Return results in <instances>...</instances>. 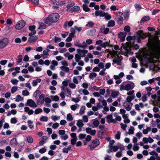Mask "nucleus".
Masks as SVG:
<instances>
[{
    "instance_id": "nucleus-1",
    "label": "nucleus",
    "mask_w": 160,
    "mask_h": 160,
    "mask_svg": "<svg viewBox=\"0 0 160 160\" xmlns=\"http://www.w3.org/2000/svg\"><path fill=\"white\" fill-rule=\"evenodd\" d=\"M59 18V15L57 13L50 14L44 20V22L48 24L49 22H57Z\"/></svg>"
},
{
    "instance_id": "nucleus-2",
    "label": "nucleus",
    "mask_w": 160,
    "mask_h": 160,
    "mask_svg": "<svg viewBox=\"0 0 160 160\" xmlns=\"http://www.w3.org/2000/svg\"><path fill=\"white\" fill-rule=\"evenodd\" d=\"M135 38L138 39V42H141L140 39H143L147 37V35L146 33H144L141 31H139L138 32L135 36H134Z\"/></svg>"
},
{
    "instance_id": "nucleus-3",
    "label": "nucleus",
    "mask_w": 160,
    "mask_h": 160,
    "mask_svg": "<svg viewBox=\"0 0 160 160\" xmlns=\"http://www.w3.org/2000/svg\"><path fill=\"white\" fill-rule=\"evenodd\" d=\"M118 149L123 150L124 149V148L123 146H122L120 147L118 146H112L111 147H109V148L107 150V152L108 153H109L112 152H116Z\"/></svg>"
},
{
    "instance_id": "nucleus-4",
    "label": "nucleus",
    "mask_w": 160,
    "mask_h": 160,
    "mask_svg": "<svg viewBox=\"0 0 160 160\" xmlns=\"http://www.w3.org/2000/svg\"><path fill=\"white\" fill-rule=\"evenodd\" d=\"M152 52L154 54V57L156 59H157L160 55V44L158 45L157 47L153 49Z\"/></svg>"
},
{
    "instance_id": "nucleus-5",
    "label": "nucleus",
    "mask_w": 160,
    "mask_h": 160,
    "mask_svg": "<svg viewBox=\"0 0 160 160\" xmlns=\"http://www.w3.org/2000/svg\"><path fill=\"white\" fill-rule=\"evenodd\" d=\"M74 44L75 46L81 48L83 49L86 48L88 46V45L85 42H83L82 44H81L79 41L77 40L74 42Z\"/></svg>"
},
{
    "instance_id": "nucleus-6",
    "label": "nucleus",
    "mask_w": 160,
    "mask_h": 160,
    "mask_svg": "<svg viewBox=\"0 0 160 160\" xmlns=\"http://www.w3.org/2000/svg\"><path fill=\"white\" fill-rule=\"evenodd\" d=\"M100 143L99 140L98 139H96L93 141L91 144L90 146V148L91 150H92L95 148L97 147Z\"/></svg>"
},
{
    "instance_id": "nucleus-7",
    "label": "nucleus",
    "mask_w": 160,
    "mask_h": 160,
    "mask_svg": "<svg viewBox=\"0 0 160 160\" xmlns=\"http://www.w3.org/2000/svg\"><path fill=\"white\" fill-rule=\"evenodd\" d=\"M25 25V22L24 21L21 20L19 21L16 25V28L17 30H20L22 29Z\"/></svg>"
},
{
    "instance_id": "nucleus-8",
    "label": "nucleus",
    "mask_w": 160,
    "mask_h": 160,
    "mask_svg": "<svg viewBox=\"0 0 160 160\" xmlns=\"http://www.w3.org/2000/svg\"><path fill=\"white\" fill-rule=\"evenodd\" d=\"M132 104V103L128 102H124L122 104L124 108L127 111H130L131 109V107Z\"/></svg>"
},
{
    "instance_id": "nucleus-9",
    "label": "nucleus",
    "mask_w": 160,
    "mask_h": 160,
    "mask_svg": "<svg viewBox=\"0 0 160 160\" xmlns=\"http://www.w3.org/2000/svg\"><path fill=\"white\" fill-rule=\"evenodd\" d=\"M77 53L79 55H81L82 57H84L85 56V54L88 52V51L87 50L85 49H81L80 48H78L77 49Z\"/></svg>"
},
{
    "instance_id": "nucleus-10",
    "label": "nucleus",
    "mask_w": 160,
    "mask_h": 160,
    "mask_svg": "<svg viewBox=\"0 0 160 160\" xmlns=\"http://www.w3.org/2000/svg\"><path fill=\"white\" fill-rule=\"evenodd\" d=\"M8 42V40L7 38L3 39L0 41V48L2 49L5 47Z\"/></svg>"
},
{
    "instance_id": "nucleus-11",
    "label": "nucleus",
    "mask_w": 160,
    "mask_h": 160,
    "mask_svg": "<svg viewBox=\"0 0 160 160\" xmlns=\"http://www.w3.org/2000/svg\"><path fill=\"white\" fill-rule=\"evenodd\" d=\"M70 136L72 138L71 140V143L72 145H74L76 144L77 140L76 134L75 133H72L71 134Z\"/></svg>"
},
{
    "instance_id": "nucleus-12",
    "label": "nucleus",
    "mask_w": 160,
    "mask_h": 160,
    "mask_svg": "<svg viewBox=\"0 0 160 160\" xmlns=\"http://www.w3.org/2000/svg\"><path fill=\"white\" fill-rule=\"evenodd\" d=\"M48 139V137L46 136H43L40 139L39 142V145L40 146H42L44 144L47 142Z\"/></svg>"
},
{
    "instance_id": "nucleus-13",
    "label": "nucleus",
    "mask_w": 160,
    "mask_h": 160,
    "mask_svg": "<svg viewBox=\"0 0 160 160\" xmlns=\"http://www.w3.org/2000/svg\"><path fill=\"white\" fill-rule=\"evenodd\" d=\"M27 103L28 105L30 107L34 108L37 107V105L35 102L31 99L27 100Z\"/></svg>"
},
{
    "instance_id": "nucleus-14",
    "label": "nucleus",
    "mask_w": 160,
    "mask_h": 160,
    "mask_svg": "<svg viewBox=\"0 0 160 160\" xmlns=\"http://www.w3.org/2000/svg\"><path fill=\"white\" fill-rule=\"evenodd\" d=\"M86 130L87 133L92 136L94 135L96 132V131L95 130H92L90 128H86Z\"/></svg>"
},
{
    "instance_id": "nucleus-15",
    "label": "nucleus",
    "mask_w": 160,
    "mask_h": 160,
    "mask_svg": "<svg viewBox=\"0 0 160 160\" xmlns=\"http://www.w3.org/2000/svg\"><path fill=\"white\" fill-rule=\"evenodd\" d=\"M82 77L81 76H78L74 77L72 79V81L74 83L78 84L81 81Z\"/></svg>"
},
{
    "instance_id": "nucleus-16",
    "label": "nucleus",
    "mask_w": 160,
    "mask_h": 160,
    "mask_svg": "<svg viewBox=\"0 0 160 160\" xmlns=\"http://www.w3.org/2000/svg\"><path fill=\"white\" fill-rule=\"evenodd\" d=\"M134 87V83L132 82L128 84L125 85V90L128 91L132 89Z\"/></svg>"
},
{
    "instance_id": "nucleus-17",
    "label": "nucleus",
    "mask_w": 160,
    "mask_h": 160,
    "mask_svg": "<svg viewBox=\"0 0 160 160\" xmlns=\"http://www.w3.org/2000/svg\"><path fill=\"white\" fill-rule=\"evenodd\" d=\"M142 140L145 143H147L148 142L151 143L154 141L153 140L151 137H149L148 138L144 137L143 138Z\"/></svg>"
},
{
    "instance_id": "nucleus-18",
    "label": "nucleus",
    "mask_w": 160,
    "mask_h": 160,
    "mask_svg": "<svg viewBox=\"0 0 160 160\" xmlns=\"http://www.w3.org/2000/svg\"><path fill=\"white\" fill-rule=\"evenodd\" d=\"M115 58L113 60V62L117 64L118 65L121 64V61L122 60V58L119 57L118 56L117 57H115Z\"/></svg>"
},
{
    "instance_id": "nucleus-19",
    "label": "nucleus",
    "mask_w": 160,
    "mask_h": 160,
    "mask_svg": "<svg viewBox=\"0 0 160 160\" xmlns=\"http://www.w3.org/2000/svg\"><path fill=\"white\" fill-rule=\"evenodd\" d=\"M105 14V12H104L101 10L96 11L95 12V15L97 17L99 16L101 17H103Z\"/></svg>"
},
{
    "instance_id": "nucleus-20",
    "label": "nucleus",
    "mask_w": 160,
    "mask_h": 160,
    "mask_svg": "<svg viewBox=\"0 0 160 160\" xmlns=\"http://www.w3.org/2000/svg\"><path fill=\"white\" fill-rule=\"evenodd\" d=\"M24 112L29 115L32 114L34 113L32 109H30L28 107H24Z\"/></svg>"
},
{
    "instance_id": "nucleus-21",
    "label": "nucleus",
    "mask_w": 160,
    "mask_h": 160,
    "mask_svg": "<svg viewBox=\"0 0 160 160\" xmlns=\"http://www.w3.org/2000/svg\"><path fill=\"white\" fill-rule=\"evenodd\" d=\"M123 48L126 50L127 51V53L125 55L127 56V54H130V48L129 47V45L127 44H123L122 46Z\"/></svg>"
},
{
    "instance_id": "nucleus-22",
    "label": "nucleus",
    "mask_w": 160,
    "mask_h": 160,
    "mask_svg": "<svg viewBox=\"0 0 160 160\" xmlns=\"http://www.w3.org/2000/svg\"><path fill=\"white\" fill-rule=\"evenodd\" d=\"M116 20L117 21L118 24L121 25L122 24L123 21V18L122 17H116Z\"/></svg>"
},
{
    "instance_id": "nucleus-23",
    "label": "nucleus",
    "mask_w": 160,
    "mask_h": 160,
    "mask_svg": "<svg viewBox=\"0 0 160 160\" xmlns=\"http://www.w3.org/2000/svg\"><path fill=\"white\" fill-rule=\"evenodd\" d=\"M38 39V37L36 36H31L28 38V42L32 43Z\"/></svg>"
},
{
    "instance_id": "nucleus-24",
    "label": "nucleus",
    "mask_w": 160,
    "mask_h": 160,
    "mask_svg": "<svg viewBox=\"0 0 160 160\" xmlns=\"http://www.w3.org/2000/svg\"><path fill=\"white\" fill-rule=\"evenodd\" d=\"M41 81V79L38 78L33 81L32 82V84L33 86L35 87L36 86L38 83H40Z\"/></svg>"
},
{
    "instance_id": "nucleus-25",
    "label": "nucleus",
    "mask_w": 160,
    "mask_h": 160,
    "mask_svg": "<svg viewBox=\"0 0 160 160\" xmlns=\"http://www.w3.org/2000/svg\"><path fill=\"white\" fill-rule=\"evenodd\" d=\"M101 30H104L103 32L102 31H101V32H103V33L105 34H107L109 31V28H105L104 25H103L102 26Z\"/></svg>"
},
{
    "instance_id": "nucleus-26",
    "label": "nucleus",
    "mask_w": 160,
    "mask_h": 160,
    "mask_svg": "<svg viewBox=\"0 0 160 160\" xmlns=\"http://www.w3.org/2000/svg\"><path fill=\"white\" fill-rule=\"evenodd\" d=\"M73 23L74 22L73 21H66L64 24V26L65 28L67 27L68 26L69 27H71Z\"/></svg>"
},
{
    "instance_id": "nucleus-27",
    "label": "nucleus",
    "mask_w": 160,
    "mask_h": 160,
    "mask_svg": "<svg viewBox=\"0 0 160 160\" xmlns=\"http://www.w3.org/2000/svg\"><path fill=\"white\" fill-rule=\"evenodd\" d=\"M150 17L148 16H144L141 20L140 23H142L144 22L148 21L150 20Z\"/></svg>"
},
{
    "instance_id": "nucleus-28",
    "label": "nucleus",
    "mask_w": 160,
    "mask_h": 160,
    "mask_svg": "<svg viewBox=\"0 0 160 160\" xmlns=\"http://www.w3.org/2000/svg\"><path fill=\"white\" fill-rule=\"evenodd\" d=\"M126 32H120L118 34L119 38H121L122 40L124 39L125 38L126 36Z\"/></svg>"
},
{
    "instance_id": "nucleus-29",
    "label": "nucleus",
    "mask_w": 160,
    "mask_h": 160,
    "mask_svg": "<svg viewBox=\"0 0 160 160\" xmlns=\"http://www.w3.org/2000/svg\"><path fill=\"white\" fill-rule=\"evenodd\" d=\"M68 67V66H61L60 67V68L62 70L65 71L66 72L68 73L69 72L70 69Z\"/></svg>"
},
{
    "instance_id": "nucleus-30",
    "label": "nucleus",
    "mask_w": 160,
    "mask_h": 160,
    "mask_svg": "<svg viewBox=\"0 0 160 160\" xmlns=\"http://www.w3.org/2000/svg\"><path fill=\"white\" fill-rule=\"evenodd\" d=\"M115 21L114 20H111L108 22L107 26L108 27H112L115 25Z\"/></svg>"
},
{
    "instance_id": "nucleus-31",
    "label": "nucleus",
    "mask_w": 160,
    "mask_h": 160,
    "mask_svg": "<svg viewBox=\"0 0 160 160\" xmlns=\"http://www.w3.org/2000/svg\"><path fill=\"white\" fill-rule=\"evenodd\" d=\"M68 80H65L62 82V86L61 87V89L62 90H64L66 88L65 87H67L68 85V82L67 81Z\"/></svg>"
},
{
    "instance_id": "nucleus-32",
    "label": "nucleus",
    "mask_w": 160,
    "mask_h": 160,
    "mask_svg": "<svg viewBox=\"0 0 160 160\" xmlns=\"http://www.w3.org/2000/svg\"><path fill=\"white\" fill-rule=\"evenodd\" d=\"M77 125L79 128L82 127L84 125L82 120L81 119L78 120L77 123Z\"/></svg>"
},
{
    "instance_id": "nucleus-33",
    "label": "nucleus",
    "mask_w": 160,
    "mask_h": 160,
    "mask_svg": "<svg viewBox=\"0 0 160 160\" xmlns=\"http://www.w3.org/2000/svg\"><path fill=\"white\" fill-rule=\"evenodd\" d=\"M10 144L12 145L15 146L17 144V142L16 138L12 139L10 142Z\"/></svg>"
},
{
    "instance_id": "nucleus-34",
    "label": "nucleus",
    "mask_w": 160,
    "mask_h": 160,
    "mask_svg": "<svg viewBox=\"0 0 160 160\" xmlns=\"http://www.w3.org/2000/svg\"><path fill=\"white\" fill-rule=\"evenodd\" d=\"M86 108L84 106H82L80 110L79 113L80 115H82L84 113V111L85 110Z\"/></svg>"
},
{
    "instance_id": "nucleus-35",
    "label": "nucleus",
    "mask_w": 160,
    "mask_h": 160,
    "mask_svg": "<svg viewBox=\"0 0 160 160\" xmlns=\"http://www.w3.org/2000/svg\"><path fill=\"white\" fill-rule=\"evenodd\" d=\"M80 8L78 6H75L73 8H72L70 10L71 12H73L75 11H78L80 10Z\"/></svg>"
},
{
    "instance_id": "nucleus-36",
    "label": "nucleus",
    "mask_w": 160,
    "mask_h": 160,
    "mask_svg": "<svg viewBox=\"0 0 160 160\" xmlns=\"http://www.w3.org/2000/svg\"><path fill=\"white\" fill-rule=\"evenodd\" d=\"M134 96H128L127 98L126 101L125 102H128L131 103V101L134 98Z\"/></svg>"
},
{
    "instance_id": "nucleus-37",
    "label": "nucleus",
    "mask_w": 160,
    "mask_h": 160,
    "mask_svg": "<svg viewBox=\"0 0 160 160\" xmlns=\"http://www.w3.org/2000/svg\"><path fill=\"white\" fill-rule=\"evenodd\" d=\"M81 57L82 56L78 54H76L75 56V61L77 62H78L80 60Z\"/></svg>"
},
{
    "instance_id": "nucleus-38",
    "label": "nucleus",
    "mask_w": 160,
    "mask_h": 160,
    "mask_svg": "<svg viewBox=\"0 0 160 160\" xmlns=\"http://www.w3.org/2000/svg\"><path fill=\"white\" fill-rule=\"evenodd\" d=\"M46 28V25L43 23H39L38 29H45Z\"/></svg>"
},
{
    "instance_id": "nucleus-39",
    "label": "nucleus",
    "mask_w": 160,
    "mask_h": 160,
    "mask_svg": "<svg viewBox=\"0 0 160 160\" xmlns=\"http://www.w3.org/2000/svg\"><path fill=\"white\" fill-rule=\"evenodd\" d=\"M44 97L45 95L44 94H42L39 96V100L41 102V104H42L43 103Z\"/></svg>"
},
{
    "instance_id": "nucleus-40",
    "label": "nucleus",
    "mask_w": 160,
    "mask_h": 160,
    "mask_svg": "<svg viewBox=\"0 0 160 160\" xmlns=\"http://www.w3.org/2000/svg\"><path fill=\"white\" fill-rule=\"evenodd\" d=\"M122 118L120 116H117L116 115V117L115 119H113L112 122L115 123L117 121H120L121 120Z\"/></svg>"
},
{
    "instance_id": "nucleus-41",
    "label": "nucleus",
    "mask_w": 160,
    "mask_h": 160,
    "mask_svg": "<svg viewBox=\"0 0 160 160\" xmlns=\"http://www.w3.org/2000/svg\"><path fill=\"white\" fill-rule=\"evenodd\" d=\"M23 100V98L20 95H18L16 97L15 101L17 102H19Z\"/></svg>"
},
{
    "instance_id": "nucleus-42",
    "label": "nucleus",
    "mask_w": 160,
    "mask_h": 160,
    "mask_svg": "<svg viewBox=\"0 0 160 160\" xmlns=\"http://www.w3.org/2000/svg\"><path fill=\"white\" fill-rule=\"evenodd\" d=\"M119 93L118 92L114 91L112 92L111 95L113 98H115L117 97L119 95Z\"/></svg>"
},
{
    "instance_id": "nucleus-43",
    "label": "nucleus",
    "mask_w": 160,
    "mask_h": 160,
    "mask_svg": "<svg viewBox=\"0 0 160 160\" xmlns=\"http://www.w3.org/2000/svg\"><path fill=\"white\" fill-rule=\"evenodd\" d=\"M139 147L138 146V143H135L133 145V150L134 151H137L139 149Z\"/></svg>"
},
{
    "instance_id": "nucleus-44",
    "label": "nucleus",
    "mask_w": 160,
    "mask_h": 160,
    "mask_svg": "<svg viewBox=\"0 0 160 160\" xmlns=\"http://www.w3.org/2000/svg\"><path fill=\"white\" fill-rule=\"evenodd\" d=\"M112 115H109L107 116L106 118L107 119V122H112L113 119H112Z\"/></svg>"
},
{
    "instance_id": "nucleus-45",
    "label": "nucleus",
    "mask_w": 160,
    "mask_h": 160,
    "mask_svg": "<svg viewBox=\"0 0 160 160\" xmlns=\"http://www.w3.org/2000/svg\"><path fill=\"white\" fill-rule=\"evenodd\" d=\"M82 8L83 10L86 12H88L90 10V9L88 7L86 4H83L82 5Z\"/></svg>"
},
{
    "instance_id": "nucleus-46",
    "label": "nucleus",
    "mask_w": 160,
    "mask_h": 160,
    "mask_svg": "<svg viewBox=\"0 0 160 160\" xmlns=\"http://www.w3.org/2000/svg\"><path fill=\"white\" fill-rule=\"evenodd\" d=\"M67 120L68 121H71L73 120L72 115L71 113H68L67 115Z\"/></svg>"
},
{
    "instance_id": "nucleus-47",
    "label": "nucleus",
    "mask_w": 160,
    "mask_h": 160,
    "mask_svg": "<svg viewBox=\"0 0 160 160\" xmlns=\"http://www.w3.org/2000/svg\"><path fill=\"white\" fill-rule=\"evenodd\" d=\"M40 120L41 121L47 122L48 120V117L47 116H42L40 118Z\"/></svg>"
},
{
    "instance_id": "nucleus-48",
    "label": "nucleus",
    "mask_w": 160,
    "mask_h": 160,
    "mask_svg": "<svg viewBox=\"0 0 160 160\" xmlns=\"http://www.w3.org/2000/svg\"><path fill=\"white\" fill-rule=\"evenodd\" d=\"M122 150L118 152L115 154V156L118 158L121 157L122 155Z\"/></svg>"
},
{
    "instance_id": "nucleus-49",
    "label": "nucleus",
    "mask_w": 160,
    "mask_h": 160,
    "mask_svg": "<svg viewBox=\"0 0 160 160\" xmlns=\"http://www.w3.org/2000/svg\"><path fill=\"white\" fill-rule=\"evenodd\" d=\"M97 74L95 72L91 73L89 75V77L90 79H92L97 76Z\"/></svg>"
},
{
    "instance_id": "nucleus-50",
    "label": "nucleus",
    "mask_w": 160,
    "mask_h": 160,
    "mask_svg": "<svg viewBox=\"0 0 160 160\" xmlns=\"http://www.w3.org/2000/svg\"><path fill=\"white\" fill-rule=\"evenodd\" d=\"M141 100L143 102H145L148 100L147 97L146 96V94H143L141 98Z\"/></svg>"
},
{
    "instance_id": "nucleus-51",
    "label": "nucleus",
    "mask_w": 160,
    "mask_h": 160,
    "mask_svg": "<svg viewBox=\"0 0 160 160\" xmlns=\"http://www.w3.org/2000/svg\"><path fill=\"white\" fill-rule=\"evenodd\" d=\"M104 17H105L106 19L107 20H109L111 18V16L107 13H105L104 14Z\"/></svg>"
},
{
    "instance_id": "nucleus-52",
    "label": "nucleus",
    "mask_w": 160,
    "mask_h": 160,
    "mask_svg": "<svg viewBox=\"0 0 160 160\" xmlns=\"http://www.w3.org/2000/svg\"><path fill=\"white\" fill-rule=\"evenodd\" d=\"M76 83H74L73 82H71L69 83V87L72 89H74L76 87V86L75 85Z\"/></svg>"
},
{
    "instance_id": "nucleus-53",
    "label": "nucleus",
    "mask_w": 160,
    "mask_h": 160,
    "mask_svg": "<svg viewBox=\"0 0 160 160\" xmlns=\"http://www.w3.org/2000/svg\"><path fill=\"white\" fill-rule=\"evenodd\" d=\"M61 139L65 140L68 139V136L67 134H64L62 135H60V136Z\"/></svg>"
},
{
    "instance_id": "nucleus-54",
    "label": "nucleus",
    "mask_w": 160,
    "mask_h": 160,
    "mask_svg": "<svg viewBox=\"0 0 160 160\" xmlns=\"http://www.w3.org/2000/svg\"><path fill=\"white\" fill-rule=\"evenodd\" d=\"M134 128L133 127H131L128 130V133L130 134H133L134 133Z\"/></svg>"
},
{
    "instance_id": "nucleus-55",
    "label": "nucleus",
    "mask_w": 160,
    "mask_h": 160,
    "mask_svg": "<svg viewBox=\"0 0 160 160\" xmlns=\"http://www.w3.org/2000/svg\"><path fill=\"white\" fill-rule=\"evenodd\" d=\"M42 112V110L40 108H38L36 109L34 111V113L36 114H38Z\"/></svg>"
},
{
    "instance_id": "nucleus-56",
    "label": "nucleus",
    "mask_w": 160,
    "mask_h": 160,
    "mask_svg": "<svg viewBox=\"0 0 160 160\" xmlns=\"http://www.w3.org/2000/svg\"><path fill=\"white\" fill-rule=\"evenodd\" d=\"M121 132L118 131L117 133L115 134V138L118 140H119L120 138Z\"/></svg>"
},
{
    "instance_id": "nucleus-57",
    "label": "nucleus",
    "mask_w": 160,
    "mask_h": 160,
    "mask_svg": "<svg viewBox=\"0 0 160 160\" xmlns=\"http://www.w3.org/2000/svg\"><path fill=\"white\" fill-rule=\"evenodd\" d=\"M61 63L62 65V66H68V62L66 60H62L61 61Z\"/></svg>"
},
{
    "instance_id": "nucleus-58",
    "label": "nucleus",
    "mask_w": 160,
    "mask_h": 160,
    "mask_svg": "<svg viewBox=\"0 0 160 160\" xmlns=\"http://www.w3.org/2000/svg\"><path fill=\"white\" fill-rule=\"evenodd\" d=\"M29 92L27 90H23L22 91V95L23 96H28L29 95Z\"/></svg>"
},
{
    "instance_id": "nucleus-59",
    "label": "nucleus",
    "mask_w": 160,
    "mask_h": 160,
    "mask_svg": "<svg viewBox=\"0 0 160 160\" xmlns=\"http://www.w3.org/2000/svg\"><path fill=\"white\" fill-rule=\"evenodd\" d=\"M86 137V135L84 134L81 133L78 135V138L80 140Z\"/></svg>"
},
{
    "instance_id": "nucleus-60",
    "label": "nucleus",
    "mask_w": 160,
    "mask_h": 160,
    "mask_svg": "<svg viewBox=\"0 0 160 160\" xmlns=\"http://www.w3.org/2000/svg\"><path fill=\"white\" fill-rule=\"evenodd\" d=\"M110 54L113 57H117V56H118V52L117 51H112L110 53Z\"/></svg>"
},
{
    "instance_id": "nucleus-61",
    "label": "nucleus",
    "mask_w": 160,
    "mask_h": 160,
    "mask_svg": "<svg viewBox=\"0 0 160 160\" xmlns=\"http://www.w3.org/2000/svg\"><path fill=\"white\" fill-rule=\"evenodd\" d=\"M22 56L21 55H19L17 57V62L18 63H20L21 62L22 60Z\"/></svg>"
},
{
    "instance_id": "nucleus-62",
    "label": "nucleus",
    "mask_w": 160,
    "mask_h": 160,
    "mask_svg": "<svg viewBox=\"0 0 160 160\" xmlns=\"http://www.w3.org/2000/svg\"><path fill=\"white\" fill-rule=\"evenodd\" d=\"M109 42H105L103 43H102L101 44V47L102 48H105L107 46H109Z\"/></svg>"
},
{
    "instance_id": "nucleus-63",
    "label": "nucleus",
    "mask_w": 160,
    "mask_h": 160,
    "mask_svg": "<svg viewBox=\"0 0 160 160\" xmlns=\"http://www.w3.org/2000/svg\"><path fill=\"white\" fill-rule=\"evenodd\" d=\"M18 121L15 118H12L10 120V122L12 123L15 124Z\"/></svg>"
},
{
    "instance_id": "nucleus-64",
    "label": "nucleus",
    "mask_w": 160,
    "mask_h": 160,
    "mask_svg": "<svg viewBox=\"0 0 160 160\" xmlns=\"http://www.w3.org/2000/svg\"><path fill=\"white\" fill-rule=\"evenodd\" d=\"M93 125L95 127H97L98 126L99 124V122L98 120H95L93 122Z\"/></svg>"
}]
</instances>
